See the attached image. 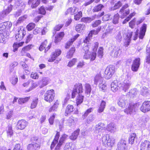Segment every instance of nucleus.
Segmentation results:
<instances>
[{
  "label": "nucleus",
  "mask_w": 150,
  "mask_h": 150,
  "mask_svg": "<svg viewBox=\"0 0 150 150\" xmlns=\"http://www.w3.org/2000/svg\"><path fill=\"white\" fill-rule=\"evenodd\" d=\"M141 111L143 112H146L150 111V101H144L140 108Z\"/></svg>",
  "instance_id": "15"
},
{
  "label": "nucleus",
  "mask_w": 150,
  "mask_h": 150,
  "mask_svg": "<svg viewBox=\"0 0 150 150\" xmlns=\"http://www.w3.org/2000/svg\"><path fill=\"white\" fill-rule=\"evenodd\" d=\"M128 5L126 4L123 6L120 11L119 13L120 14V17L122 18H124L129 13V10L128 8Z\"/></svg>",
  "instance_id": "13"
},
{
  "label": "nucleus",
  "mask_w": 150,
  "mask_h": 150,
  "mask_svg": "<svg viewBox=\"0 0 150 150\" xmlns=\"http://www.w3.org/2000/svg\"><path fill=\"white\" fill-rule=\"evenodd\" d=\"M127 137V136L126 135H122V138L117 144V150H127V147L126 145Z\"/></svg>",
  "instance_id": "4"
},
{
  "label": "nucleus",
  "mask_w": 150,
  "mask_h": 150,
  "mask_svg": "<svg viewBox=\"0 0 150 150\" xmlns=\"http://www.w3.org/2000/svg\"><path fill=\"white\" fill-rule=\"evenodd\" d=\"M132 33V32L129 31L127 33V34H123V36L125 40L124 46L125 47H127L129 45Z\"/></svg>",
  "instance_id": "12"
},
{
  "label": "nucleus",
  "mask_w": 150,
  "mask_h": 150,
  "mask_svg": "<svg viewBox=\"0 0 150 150\" xmlns=\"http://www.w3.org/2000/svg\"><path fill=\"white\" fill-rule=\"evenodd\" d=\"M85 26L83 24H77L75 30L78 32H81L82 30L85 29Z\"/></svg>",
  "instance_id": "41"
},
{
  "label": "nucleus",
  "mask_w": 150,
  "mask_h": 150,
  "mask_svg": "<svg viewBox=\"0 0 150 150\" xmlns=\"http://www.w3.org/2000/svg\"><path fill=\"white\" fill-rule=\"evenodd\" d=\"M77 120L76 118L71 116L67 120V125L69 126L74 125L76 122Z\"/></svg>",
  "instance_id": "30"
},
{
  "label": "nucleus",
  "mask_w": 150,
  "mask_h": 150,
  "mask_svg": "<svg viewBox=\"0 0 150 150\" xmlns=\"http://www.w3.org/2000/svg\"><path fill=\"white\" fill-rule=\"evenodd\" d=\"M75 51V47H72L68 52L66 55V57L68 58H70L72 57L73 56L74 53Z\"/></svg>",
  "instance_id": "44"
},
{
  "label": "nucleus",
  "mask_w": 150,
  "mask_h": 150,
  "mask_svg": "<svg viewBox=\"0 0 150 150\" xmlns=\"http://www.w3.org/2000/svg\"><path fill=\"white\" fill-rule=\"evenodd\" d=\"M94 19V18L93 17H83L81 18V21L85 23H89Z\"/></svg>",
  "instance_id": "53"
},
{
  "label": "nucleus",
  "mask_w": 150,
  "mask_h": 150,
  "mask_svg": "<svg viewBox=\"0 0 150 150\" xmlns=\"http://www.w3.org/2000/svg\"><path fill=\"white\" fill-rule=\"evenodd\" d=\"M137 108V104L134 103L130 104L128 108L125 109L124 112L127 115H132L134 114Z\"/></svg>",
  "instance_id": "10"
},
{
  "label": "nucleus",
  "mask_w": 150,
  "mask_h": 150,
  "mask_svg": "<svg viewBox=\"0 0 150 150\" xmlns=\"http://www.w3.org/2000/svg\"><path fill=\"white\" fill-rule=\"evenodd\" d=\"M77 61L76 58H74L70 60L67 66L69 67H71L75 65Z\"/></svg>",
  "instance_id": "51"
},
{
  "label": "nucleus",
  "mask_w": 150,
  "mask_h": 150,
  "mask_svg": "<svg viewBox=\"0 0 150 150\" xmlns=\"http://www.w3.org/2000/svg\"><path fill=\"white\" fill-rule=\"evenodd\" d=\"M115 68L114 66L109 65L107 67L105 72L104 76L106 79H110L115 71Z\"/></svg>",
  "instance_id": "7"
},
{
  "label": "nucleus",
  "mask_w": 150,
  "mask_h": 150,
  "mask_svg": "<svg viewBox=\"0 0 150 150\" xmlns=\"http://www.w3.org/2000/svg\"><path fill=\"white\" fill-rule=\"evenodd\" d=\"M82 16V12L81 11H79L77 14L74 15V19L76 20H79Z\"/></svg>",
  "instance_id": "62"
},
{
  "label": "nucleus",
  "mask_w": 150,
  "mask_h": 150,
  "mask_svg": "<svg viewBox=\"0 0 150 150\" xmlns=\"http://www.w3.org/2000/svg\"><path fill=\"white\" fill-rule=\"evenodd\" d=\"M68 136L65 134H64L61 136L58 142L62 145L65 141L67 139Z\"/></svg>",
  "instance_id": "46"
},
{
  "label": "nucleus",
  "mask_w": 150,
  "mask_h": 150,
  "mask_svg": "<svg viewBox=\"0 0 150 150\" xmlns=\"http://www.w3.org/2000/svg\"><path fill=\"white\" fill-rule=\"evenodd\" d=\"M59 105V103L58 100H56L54 103L53 105L51 107L49 110V112H51L56 110Z\"/></svg>",
  "instance_id": "48"
},
{
  "label": "nucleus",
  "mask_w": 150,
  "mask_h": 150,
  "mask_svg": "<svg viewBox=\"0 0 150 150\" xmlns=\"http://www.w3.org/2000/svg\"><path fill=\"white\" fill-rule=\"evenodd\" d=\"M140 150H150V142L145 140L141 142Z\"/></svg>",
  "instance_id": "19"
},
{
  "label": "nucleus",
  "mask_w": 150,
  "mask_h": 150,
  "mask_svg": "<svg viewBox=\"0 0 150 150\" xmlns=\"http://www.w3.org/2000/svg\"><path fill=\"white\" fill-rule=\"evenodd\" d=\"M96 54L94 52H92L91 53L90 52H85L83 56V59H90L91 61L94 60L96 58Z\"/></svg>",
  "instance_id": "18"
},
{
  "label": "nucleus",
  "mask_w": 150,
  "mask_h": 150,
  "mask_svg": "<svg viewBox=\"0 0 150 150\" xmlns=\"http://www.w3.org/2000/svg\"><path fill=\"white\" fill-rule=\"evenodd\" d=\"M135 13L134 12H133L131 13L129 16L126 18L125 20L123 22V24H125L132 17L135 15Z\"/></svg>",
  "instance_id": "63"
},
{
  "label": "nucleus",
  "mask_w": 150,
  "mask_h": 150,
  "mask_svg": "<svg viewBox=\"0 0 150 150\" xmlns=\"http://www.w3.org/2000/svg\"><path fill=\"white\" fill-rule=\"evenodd\" d=\"M55 93L53 89L47 91L44 95V100L49 103L52 102L54 99Z\"/></svg>",
  "instance_id": "8"
},
{
  "label": "nucleus",
  "mask_w": 150,
  "mask_h": 150,
  "mask_svg": "<svg viewBox=\"0 0 150 150\" xmlns=\"http://www.w3.org/2000/svg\"><path fill=\"white\" fill-rule=\"evenodd\" d=\"M40 0H29L28 4L29 5H31V7L32 8H34L37 7L40 4Z\"/></svg>",
  "instance_id": "31"
},
{
  "label": "nucleus",
  "mask_w": 150,
  "mask_h": 150,
  "mask_svg": "<svg viewBox=\"0 0 150 150\" xmlns=\"http://www.w3.org/2000/svg\"><path fill=\"white\" fill-rule=\"evenodd\" d=\"M138 93V91L136 88H133L131 90L127 93V96H129L131 98H133L136 96Z\"/></svg>",
  "instance_id": "34"
},
{
  "label": "nucleus",
  "mask_w": 150,
  "mask_h": 150,
  "mask_svg": "<svg viewBox=\"0 0 150 150\" xmlns=\"http://www.w3.org/2000/svg\"><path fill=\"white\" fill-rule=\"evenodd\" d=\"M107 129L111 132H114L115 131L116 128L114 123H111L107 125Z\"/></svg>",
  "instance_id": "37"
},
{
  "label": "nucleus",
  "mask_w": 150,
  "mask_h": 150,
  "mask_svg": "<svg viewBox=\"0 0 150 150\" xmlns=\"http://www.w3.org/2000/svg\"><path fill=\"white\" fill-rule=\"evenodd\" d=\"M40 147V146L39 144L35 143H33L29 144L28 146V150H37V148Z\"/></svg>",
  "instance_id": "36"
},
{
  "label": "nucleus",
  "mask_w": 150,
  "mask_h": 150,
  "mask_svg": "<svg viewBox=\"0 0 150 150\" xmlns=\"http://www.w3.org/2000/svg\"><path fill=\"white\" fill-rule=\"evenodd\" d=\"M35 26V24L33 23H30L28 25L26 26V28L29 31L33 29Z\"/></svg>",
  "instance_id": "61"
},
{
  "label": "nucleus",
  "mask_w": 150,
  "mask_h": 150,
  "mask_svg": "<svg viewBox=\"0 0 150 150\" xmlns=\"http://www.w3.org/2000/svg\"><path fill=\"white\" fill-rule=\"evenodd\" d=\"M106 105V102L103 100L101 101L100 103L98 105L97 111L99 113L103 112Z\"/></svg>",
  "instance_id": "27"
},
{
  "label": "nucleus",
  "mask_w": 150,
  "mask_h": 150,
  "mask_svg": "<svg viewBox=\"0 0 150 150\" xmlns=\"http://www.w3.org/2000/svg\"><path fill=\"white\" fill-rule=\"evenodd\" d=\"M100 30V28H98L96 30H91L88 35V36L84 40V42L87 43L90 41L93 35H97Z\"/></svg>",
  "instance_id": "16"
},
{
  "label": "nucleus",
  "mask_w": 150,
  "mask_h": 150,
  "mask_svg": "<svg viewBox=\"0 0 150 150\" xmlns=\"http://www.w3.org/2000/svg\"><path fill=\"white\" fill-rule=\"evenodd\" d=\"M95 119V117L93 114L90 115L87 117L86 122L88 124L92 123Z\"/></svg>",
  "instance_id": "54"
},
{
  "label": "nucleus",
  "mask_w": 150,
  "mask_h": 150,
  "mask_svg": "<svg viewBox=\"0 0 150 150\" xmlns=\"http://www.w3.org/2000/svg\"><path fill=\"white\" fill-rule=\"evenodd\" d=\"M47 43V41L46 40H45L44 42L42 43L39 48V49L40 51H42L44 48H45V52H46L50 49L51 46L52 44L50 43L47 47L46 48Z\"/></svg>",
  "instance_id": "22"
},
{
  "label": "nucleus",
  "mask_w": 150,
  "mask_h": 150,
  "mask_svg": "<svg viewBox=\"0 0 150 150\" xmlns=\"http://www.w3.org/2000/svg\"><path fill=\"white\" fill-rule=\"evenodd\" d=\"M89 41L87 43L84 42L85 43L83 47V49L85 52H89V47H90V44L89 43Z\"/></svg>",
  "instance_id": "56"
},
{
  "label": "nucleus",
  "mask_w": 150,
  "mask_h": 150,
  "mask_svg": "<svg viewBox=\"0 0 150 150\" xmlns=\"http://www.w3.org/2000/svg\"><path fill=\"white\" fill-rule=\"evenodd\" d=\"M39 85V81L37 82H32L31 83V86L28 89L25 90V92H28L33 90V89L35 88Z\"/></svg>",
  "instance_id": "42"
},
{
  "label": "nucleus",
  "mask_w": 150,
  "mask_h": 150,
  "mask_svg": "<svg viewBox=\"0 0 150 150\" xmlns=\"http://www.w3.org/2000/svg\"><path fill=\"white\" fill-rule=\"evenodd\" d=\"M62 53L61 50L59 49H56L52 52L50 55V57L48 59V61L52 62L55 61L54 63L58 64L61 60L60 59H58V57L60 56Z\"/></svg>",
  "instance_id": "3"
},
{
  "label": "nucleus",
  "mask_w": 150,
  "mask_h": 150,
  "mask_svg": "<svg viewBox=\"0 0 150 150\" xmlns=\"http://www.w3.org/2000/svg\"><path fill=\"white\" fill-rule=\"evenodd\" d=\"M102 144L105 147L109 148L112 147L115 143L114 138L110 137L109 134H106L103 136L102 139Z\"/></svg>",
  "instance_id": "1"
},
{
  "label": "nucleus",
  "mask_w": 150,
  "mask_h": 150,
  "mask_svg": "<svg viewBox=\"0 0 150 150\" xmlns=\"http://www.w3.org/2000/svg\"><path fill=\"white\" fill-rule=\"evenodd\" d=\"M136 134L135 133H132L130 135L128 139L129 143L132 145L134 143Z\"/></svg>",
  "instance_id": "43"
},
{
  "label": "nucleus",
  "mask_w": 150,
  "mask_h": 150,
  "mask_svg": "<svg viewBox=\"0 0 150 150\" xmlns=\"http://www.w3.org/2000/svg\"><path fill=\"white\" fill-rule=\"evenodd\" d=\"M26 34V32L23 27H21L18 29V30L16 33L15 38L17 41H20L21 40Z\"/></svg>",
  "instance_id": "11"
},
{
  "label": "nucleus",
  "mask_w": 150,
  "mask_h": 150,
  "mask_svg": "<svg viewBox=\"0 0 150 150\" xmlns=\"http://www.w3.org/2000/svg\"><path fill=\"white\" fill-rule=\"evenodd\" d=\"M59 135V132H57V133L55 136L54 139L52 142L51 145L50 149L51 150L53 149L56 144H57V145L54 150H60L62 144L58 142Z\"/></svg>",
  "instance_id": "6"
},
{
  "label": "nucleus",
  "mask_w": 150,
  "mask_h": 150,
  "mask_svg": "<svg viewBox=\"0 0 150 150\" xmlns=\"http://www.w3.org/2000/svg\"><path fill=\"white\" fill-rule=\"evenodd\" d=\"M78 11L79 8L78 7L74 6L68 8L65 12V13L66 15L69 14L73 15L77 13Z\"/></svg>",
  "instance_id": "23"
},
{
  "label": "nucleus",
  "mask_w": 150,
  "mask_h": 150,
  "mask_svg": "<svg viewBox=\"0 0 150 150\" xmlns=\"http://www.w3.org/2000/svg\"><path fill=\"white\" fill-rule=\"evenodd\" d=\"M103 48L102 47H100L98 50V55L100 58H102L103 56Z\"/></svg>",
  "instance_id": "64"
},
{
  "label": "nucleus",
  "mask_w": 150,
  "mask_h": 150,
  "mask_svg": "<svg viewBox=\"0 0 150 150\" xmlns=\"http://www.w3.org/2000/svg\"><path fill=\"white\" fill-rule=\"evenodd\" d=\"M30 98V97H27L24 98H20L18 100V102L20 104L24 103L27 102Z\"/></svg>",
  "instance_id": "55"
},
{
  "label": "nucleus",
  "mask_w": 150,
  "mask_h": 150,
  "mask_svg": "<svg viewBox=\"0 0 150 150\" xmlns=\"http://www.w3.org/2000/svg\"><path fill=\"white\" fill-rule=\"evenodd\" d=\"M12 6L11 5H10L7 6L5 9H4L3 11L7 15L12 11Z\"/></svg>",
  "instance_id": "58"
},
{
  "label": "nucleus",
  "mask_w": 150,
  "mask_h": 150,
  "mask_svg": "<svg viewBox=\"0 0 150 150\" xmlns=\"http://www.w3.org/2000/svg\"><path fill=\"white\" fill-rule=\"evenodd\" d=\"M74 144L72 142L67 143L64 148V150H72L74 149Z\"/></svg>",
  "instance_id": "35"
},
{
  "label": "nucleus",
  "mask_w": 150,
  "mask_h": 150,
  "mask_svg": "<svg viewBox=\"0 0 150 150\" xmlns=\"http://www.w3.org/2000/svg\"><path fill=\"white\" fill-rule=\"evenodd\" d=\"M149 93V90L146 87L143 86L141 88L140 93L143 96L147 95Z\"/></svg>",
  "instance_id": "47"
},
{
  "label": "nucleus",
  "mask_w": 150,
  "mask_h": 150,
  "mask_svg": "<svg viewBox=\"0 0 150 150\" xmlns=\"http://www.w3.org/2000/svg\"><path fill=\"white\" fill-rule=\"evenodd\" d=\"M38 99L37 98H34L31 103L30 108L33 109L36 108L38 104Z\"/></svg>",
  "instance_id": "49"
},
{
  "label": "nucleus",
  "mask_w": 150,
  "mask_h": 150,
  "mask_svg": "<svg viewBox=\"0 0 150 150\" xmlns=\"http://www.w3.org/2000/svg\"><path fill=\"white\" fill-rule=\"evenodd\" d=\"M103 7V6L102 4H99L94 7L93 9V11L94 12L98 11L101 10Z\"/></svg>",
  "instance_id": "60"
},
{
  "label": "nucleus",
  "mask_w": 150,
  "mask_h": 150,
  "mask_svg": "<svg viewBox=\"0 0 150 150\" xmlns=\"http://www.w3.org/2000/svg\"><path fill=\"white\" fill-rule=\"evenodd\" d=\"M146 25L143 24L140 28L139 30V38L140 39H142L145 35L146 29Z\"/></svg>",
  "instance_id": "21"
},
{
  "label": "nucleus",
  "mask_w": 150,
  "mask_h": 150,
  "mask_svg": "<svg viewBox=\"0 0 150 150\" xmlns=\"http://www.w3.org/2000/svg\"><path fill=\"white\" fill-rule=\"evenodd\" d=\"M119 18V15L118 13H117L114 16L113 19V23L114 24H116L118 23Z\"/></svg>",
  "instance_id": "59"
},
{
  "label": "nucleus",
  "mask_w": 150,
  "mask_h": 150,
  "mask_svg": "<svg viewBox=\"0 0 150 150\" xmlns=\"http://www.w3.org/2000/svg\"><path fill=\"white\" fill-rule=\"evenodd\" d=\"M79 36V34H77L75 36H74V37L71 38L70 40L66 44L67 45L65 46V48L66 49H68L69 47L73 43V42L76 40Z\"/></svg>",
  "instance_id": "38"
},
{
  "label": "nucleus",
  "mask_w": 150,
  "mask_h": 150,
  "mask_svg": "<svg viewBox=\"0 0 150 150\" xmlns=\"http://www.w3.org/2000/svg\"><path fill=\"white\" fill-rule=\"evenodd\" d=\"M28 123L24 120H19L17 123V127L18 129H24L28 125Z\"/></svg>",
  "instance_id": "20"
},
{
  "label": "nucleus",
  "mask_w": 150,
  "mask_h": 150,
  "mask_svg": "<svg viewBox=\"0 0 150 150\" xmlns=\"http://www.w3.org/2000/svg\"><path fill=\"white\" fill-rule=\"evenodd\" d=\"M80 130L79 129L75 131L70 137V138L71 140H75L77 138L79 132Z\"/></svg>",
  "instance_id": "45"
},
{
  "label": "nucleus",
  "mask_w": 150,
  "mask_h": 150,
  "mask_svg": "<svg viewBox=\"0 0 150 150\" xmlns=\"http://www.w3.org/2000/svg\"><path fill=\"white\" fill-rule=\"evenodd\" d=\"M107 84L104 82H103L99 84L98 86L100 90L104 92L107 89Z\"/></svg>",
  "instance_id": "50"
},
{
  "label": "nucleus",
  "mask_w": 150,
  "mask_h": 150,
  "mask_svg": "<svg viewBox=\"0 0 150 150\" xmlns=\"http://www.w3.org/2000/svg\"><path fill=\"white\" fill-rule=\"evenodd\" d=\"M120 83L117 82V81H115L111 83V90L114 92H116L119 89Z\"/></svg>",
  "instance_id": "26"
},
{
  "label": "nucleus",
  "mask_w": 150,
  "mask_h": 150,
  "mask_svg": "<svg viewBox=\"0 0 150 150\" xmlns=\"http://www.w3.org/2000/svg\"><path fill=\"white\" fill-rule=\"evenodd\" d=\"M128 100L127 96L122 95L118 99L117 104L120 107L124 108L127 105Z\"/></svg>",
  "instance_id": "9"
},
{
  "label": "nucleus",
  "mask_w": 150,
  "mask_h": 150,
  "mask_svg": "<svg viewBox=\"0 0 150 150\" xmlns=\"http://www.w3.org/2000/svg\"><path fill=\"white\" fill-rule=\"evenodd\" d=\"M121 52V51L119 47L117 46H115L113 47L111 54L114 57H117L120 55Z\"/></svg>",
  "instance_id": "24"
},
{
  "label": "nucleus",
  "mask_w": 150,
  "mask_h": 150,
  "mask_svg": "<svg viewBox=\"0 0 150 150\" xmlns=\"http://www.w3.org/2000/svg\"><path fill=\"white\" fill-rule=\"evenodd\" d=\"M103 78L101 76L100 74L99 73L95 76L94 78V84L96 85H97L98 83L99 84L103 82Z\"/></svg>",
  "instance_id": "25"
},
{
  "label": "nucleus",
  "mask_w": 150,
  "mask_h": 150,
  "mask_svg": "<svg viewBox=\"0 0 150 150\" xmlns=\"http://www.w3.org/2000/svg\"><path fill=\"white\" fill-rule=\"evenodd\" d=\"M13 114V110L11 109L8 110L6 114V118L8 120L11 119Z\"/></svg>",
  "instance_id": "52"
},
{
  "label": "nucleus",
  "mask_w": 150,
  "mask_h": 150,
  "mask_svg": "<svg viewBox=\"0 0 150 150\" xmlns=\"http://www.w3.org/2000/svg\"><path fill=\"white\" fill-rule=\"evenodd\" d=\"M73 112H74V113L75 114H77L78 111L77 109H76L75 110V109L73 105H68L67 106L65 110V115L66 116H67L69 114H70Z\"/></svg>",
  "instance_id": "14"
},
{
  "label": "nucleus",
  "mask_w": 150,
  "mask_h": 150,
  "mask_svg": "<svg viewBox=\"0 0 150 150\" xmlns=\"http://www.w3.org/2000/svg\"><path fill=\"white\" fill-rule=\"evenodd\" d=\"M104 125L103 123H99L96 126L95 132L96 133L101 132L104 129Z\"/></svg>",
  "instance_id": "33"
},
{
  "label": "nucleus",
  "mask_w": 150,
  "mask_h": 150,
  "mask_svg": "<svg viewBox=\"0 0 150 150\" xmlns=\"http://www.w3.org/2000/svg\"><path fill=\"white\" fill-rule=\"evenodd\" d=\"M73 89L78 93V94H81L83 92V86L81 83H78L76 84L74 86Z\"/></svg>",
  "instance_id": "29"
},
{
  "label": "nucleus",
  "mask_w": 150,
  "mask_h": 150,
  "mask_svg": "<svg viewBox=\"0 0 150 150\" xmlns=\"http://www.w3.org/2000/svg\"><path fill=\"white\" fill-rule=\"evenodd\" d=\"M85 93L88 96L91 91V85L88 83H86L84 85Z\"/></svg>",
  "instance_id": "39"
},
{
  "label": "nucleus",
  "mask_w": 150,
  "mask_h": 150,
  "mask_svg": "<svg viewBox=\"0 0 150 150\" xmlns=\"http://www.w3.org/2000/svg\"><path fill=\"white\" fill-rule=\"evenodd\" d=\"M140 62L139 58H136L134 60L131 67V69L132 71L136 72L138 71L140 65Z\"/></svg>",
  "instance_id": "17"
},
{
  "label": "nucleus",
  "mask_w": 150,
  "mask_h": 150,
  "mask_svg": "<svg viewBox=\"0 0 150 150\" xmlns=\"http://www.w3.org/2000/svg\"><path fill=\"white\" fill-rule=\"evenodd\" d=\"M127 137V136L126 135H122V138L117 144V150H127V147L126 145Z\"/></svg>",
  "instance_id": "5"
},
{
  "label": "nucleus",
  "mask_w": 150,
  "mask_h": 150,
  "mask_svg": "<svg viewBox=\"0 0 150 150\" xmlns=\"http://www.w3.org/2000/svg\"><path fill=\"white\" fill-rule=\"evenodd\" d=\"M50 79L49 78L43 77L42 80L39 81L40 87L42 88L47 85L49 82Z\"/></svg>",
  "instance_id": "28"
},
{
  "label": "nucleus",
  "mask_w": 150,
  "mask_h": 150,
  "mask_svg": "<svg viewBox=\"0 0 150 150\" xmlns=\"http://www.w3.org/2000/svg\"><path fill=\"white\" fill-rule=\"evenodd\" d=\"M83 98L84 96L82 94H78L76 99V104L77 106L83 102Z\"/></svg>",
  "instance_id": "40"
},
{
  "label": "nucleus",
  "mask_w": 150,
  "mask_h": 150,
  "mask_svg": "<svg viewBox=\"0 0 150 150\" xmlns=\"http://www.w3.org/2000/svg\"><path fill=\"white\" fill-rule=\"evenodd\" d=\"M64 32H61L55 36V42L56 43H57L59 42L64 37Z\"/></svg>",
  "instance_id": "32"
},
{
  "label": "nucleus",
  "mask_w": 150,
  "mask_h": 150,
  "mask_svg": "<svg viewBox=\"0 0 150 150\" xmlns=\"http://www.w3.org/2000/svg\"><path fill=\"white\" fill-rule=\"evenodd\" d=\"M130 75L127 73L125 76L126 79L123 82L120 83V89L125 92L128 91L131 85Z\"/></svg>",
  "instance_id": "2"
},
{
  "label": "nucleus",
  "mask_w": 150,
  "mask_h": 150,
  "mask_svg": "<svg viewBox=\"0 0 150 150\" xmlns=\"http://www.w3.org/2000/svg\"><path fill=\"white\" fill-rule=\"evenodd\" d=\"M122 5V4L120 1H119L117 3L115 4L114 6L111 8V10H115L119 8Z\"/></svg>",
  "instance_id": "57"
}]
</instances>
